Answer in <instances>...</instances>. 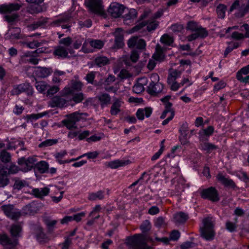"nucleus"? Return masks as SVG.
<instances>
[{"label":"nucleus","instance_id":"obj_57","mask_svg":"<svg viewBox=\"0 0 249 249\" xmlns=\"http://www.w3.org/2000/svg\"><path fill=\"white\" fill-rule=\"evenodd\" d=\"M72 100L75 103H78L84 100V94L82 92L73 94Z\"/></svg>","mask_w":249,"mask_h":249},{"label":"nucleus","instance_id":"obj_63","mask_svg":"<svg viewBox=\"0 0 249 249\" xmlns=\"http://www.w3.org/2000/svg\"><path fill=\"white\" fill-rule=\"evenodd\" d=\"M139 57V54L138 52L136 50H133L131 52V54L130 56V59L132 62L135 63L138 60Z\"/></svg>","mask_w":249,"mask_h":249},{"label":"nucleus","instance_id":"obj_8","mask_svg":"<svg viewBox=\"0 0 249 249\" xmlns=\"http://www.w3.org/2000/svg\"><path fill=\"white\" fill-rule=\"evenodd\" d=\"M159 22L151 18L147 21H142L133 28V31H137L142 29L143 27L147 25V30L148 32L154 31L159 26Z\"/></svg>","mask_w":249,"mask_h":249},{"label":"nucleus","instance_id":"obj_16","mask_svg":"<svg viewBox=\"0 0 249 249\" xmlns=\"http://www.w3.org/2000/svg\"><path fill=\"white\" fill-rule=\"evenodd\" d=\"M39 210V204L32 202L24 206L22 209L21 215L34 214Z\"/></svg>","mask_w":249,"mask_h":249},{"label":"nucleus","instance_id":"obj_27","mask_svg":"<svg viewBox=\"0 0 249 249\" xmlns=\"http://www.w3.org/2000/svg\"><path fill=\"white\" fill-rule=\"evenodd\" d=\"M98 99L101 107L103 108L110 103L111 97L107 93H102L98 96Z\"/></svg>","mask_w":249,"mask_h":249},{"label":"nucleus","instance_id":"obj_9","mask_svg":"<svg viewBox=\"0 0 249 249\" xmlns=\"http://www.w3.org/2000/svg\"><path fill=\"white\" fill-rule=\"evenodd\" d=\"M72 50L71 48H67L66 47H63L62 45L56 46L54 48L53 54L57 58H69V53L72 54Z\"/></svg>","mask_w":249,"mask_h":249},{"label":"nucleus","instance_id":"obj_32","mask_svg":"<svg viewBox=\"0 0 249 249\" xmlns=\"http://www.w3.org/2000/svg\"><path fill=\"white\" fill-rule=\"evenodd\" d=\"M181 74V72L180 71L173 69H170L167 78V83H171L175 81L177 78L180 76Z\"/></svg>","mask_w":249,"mask_h":249},{"label":"nucleus","instance_id":"obj_10","mask_svg":"<svg viewBox=\"0 0 249 249\" xmlns=\"http://www.w3.org/2000/svg\"><path fill=\"white\" fill-rule=\"evenodd\" d=\"M201 196L203 198L208 199L213 202H217L219 200L217 191L213 187L203 190Z\"/></svg>","mask_w":249,"mask_h":249},{"label":"nucleus","instance_id":"obj_7","mask_svg":"<svg viewBox=\"0 0 249 249\" xmlns=\"http://www.w3.org/2000/svg\"><path fill=\"white\" fill-rule=\"evenodd\" d=\"M36 162V158L33 157H29L28 159L21 157L18 159V163L20 166L21 170L25 172H28L35 167Z\"/></svg>","mask_w":249,"mask_h":249},{"label":"nucleus","instance_id":"obj_40","mask_svg":"<svg viewBox=\"0 0 249 249\" xmlns=\"http://www.w3.org/2000/svg\"><path fill=\"white\" fill-rule=\"evenodd\" d=\"M43 221L47 226V228L49 232L53 230V228L56 225L57 221L56 220H51L50 217L45 216L43 218Z\"/></svg>","mask_w":249,"mask_h":249},{"label":"nucleus","instance_id":"obj_45","mask_svg":"<svg viewBox=\"0 0 249 249\" xmlns=\"http://www.w3.org/2000/svg\"><path fill=\"white\" fill-rule=\"evenodd\" d=\"M35 87L37 90L41 93L44 92L46 90H47L49 87L46 82L43 81L36 82Z\"/></svg>","mask_w":249,"mask_h":249},{"label":"nucleus","instance_id":"obj_37","mask_svg":"<svg viewBox=\"0 0 249 249\" xmlns=\"http://www.w3.org/2000/svg\"><path fill=\"white\" fill-rule=\"evenodd\" d=\"M188 218V215L183 212L176 213L174 217L175 222L178 223H184L187 220Z\"/></svg>","mask_w":249,"mask_h":249},{"label":"nucleus","instance_id":"obj_50","mask_svg":"<svg viewBox=\"0 0 249 249\" xmlns=\"http://www.w3.org/2000/svg\"><path fill=\"white\" fill-rule=\"evenodd\" d=\"M89 44L95 49H101L104 46V43L100 40H91L89 41Z\"/></svg>","mask_w":249,"mask_h":249},{"label":"nucleus","instance_id":"obj_60","mask_svg":"<svg viewBox=\"0 0 249 249\" xmlns=\"http://www.w3.org/2000/svg\"><path fill=\"white\" fill-rule=\"evenodd\" d=\"M116 78L114 75H109L107 78L103 82L104 86H109L115 81Z\"/></svg>","mask_w":249,"mask_h":249},{"label":"nucleus","instance_id":"obj_29","mask_svg":"<svg viewBox=\"0 0 249 249\" xmlns=\"http://www.w3.org/2000/svg\"><path fill=\"white\" fill-rule=\"evenodd\" d=\"M49 19V18H48L42 17L31 24L30 28L33 30L36 29L39 27L44 28L48 23Z\"/></svg>","mask_w":249,"mask_h":249},{"label":"nucleus","instance_id":"obj_55","mask_svg":"<svg viewBox=\"0 0 249 249\" xmlns=\"http://www.w3.org/2000/svg\"><path fill=\"white\" fill-rule=\"evenodd\" d=\"M151 226L149 220L144 221L140 226V228L142 232H146L149 231L151 229Z\"/></svg>","mask_w":249,"mask_h":249},{"label":"nucleus","instance_id":"obj_35","mask_svg":"<svg viewBox=\"0 0 249 249\" xmlns=\"http://www.w3.org/2000/svg\"><path fill=\"white\" fill-rule=\"evenodd\" d=\"M40 173H44L48 171L49 165L45 161H41L35 164V167Z\"/></svg>","mask_w":249,"mask_h":249},{"label":"nucleus","instance_id":"obj_41","mask_svg":"<svg viewBox=\"0 0 249 249\" xmlns=\"http://www.w3.org/2000/svg\"><path fill=\"white\" fill-rule=\"evenodd\" d=\"M4 168L7 171V173H8L9 176L16 174L18 173L20 170H21V168H19V167L13 163H11L9 166L7 165Z\"/></svg>","mask_w":249,"mask_h":249},{"label":"nucleus","instance_id":"obj_18","mask_svg":"<svg viewBox=\"0 0 249 249\" xmlns=\"http://www.w3.org/2000/svg\"><path fill=\"white\" fill-rule=\"evenodd\" d=\"M163 89V85L161 83L152 81L147 87V91L151 95H156L161 92Z\"/></svg>","mask_w":249,"mask_h":249},{"label":"nucleus","instance_id":"obj_3","mask_svg":"<svg viewBox=\"0 0 249 249\" xmlns=\"http://www.w3.org/2000/svg\"><path fill=\"white\" fill-rule=\"evenodd\" d=\"M85 4L92 13L100 15L105 13L102 0H85Z\"/></svg>","mask_w":249,"mask_h":249},{"label":"nucleus","instance_id":"obj_36","mask_svg":"<svg viewBox=\"0 0 249 249\" xmlns=\"http://www.w3.org/2000/svg\"><path fill=\"white\" fill-rule=\"evenodd\" d=\"M67 152L66 150L62 151L60 152L56 153L54 155L55 158L56 159L57 161L60 164H64L65 163H68L72 161H74L76 160L77 159H72L70 160H62L61 159H62L66 155H67Z\"/></svg>","mask_w":249,"mask_h":249},{"label":"nucleus","instance_id":"obj_47","mask_svg":"<svg viewBox=\"0 0 249 249\" xmlns=\"http://www.w3.org/2000/svg\"><path fill=\"white\" fill-rule=\"evenodd\" d=\"M21 226L17 224L13 225L11 226L10 232L12 236L18 237L19 236V233L21 231Z\"/></svg>","mask_w":249,"mask_h":249},{"label":"nucleus","instance_id":"obj_54","mask_svg":"<svg viewBox=\"0 0 249 249\" xmlns=\"http://www.w3.org/2000/svg\"><path fill=\"white\" fill-rule=\"evenodd\" d=\"M198 37L204 38L206 37L208 34L205 28L198 27L195 31Z\"/></svg>","mask_w":249,"mask_h":249},{"label":"nucleus","instance_id":"obj_46","mask_svg":"<svg viewBox=\"0 0 249 249\" xmlns=\"http://www.w3.org/2000/svg\"><path fill=\"white\" fill-rule=\"evenodd\" d=\"M226 6L224 4H220L216 7V12L219 18H224L225 16Z\"/></svg>","mask_w":249,"mask_h":249},{"label":"nucleus","instance_id":"obj_62","mask_svg":"<svg viewBox=\"0 0 249 249\" xmlns=\"http://www.w3.org/2000/svg\"><path fill=\"white\" fill-rule=\"evenodd\" d=\"M71 243V239L69 238H67L63 243L60 244V246H61L62 249H69Z\"/></svg>","mask_w":249,"mask_h":249},{"label":"nucleus","instance_id":"obj_52","mask_svg":"<svg viewBox=\"0 0 249 249\" xmlns=\"http://www.w3.org/2000/svg\"><path fill=\"white\" fill-rule=\"evenodd\" d=\"M72 42V39L70 37L62 38L59 41V45H63V47H66L67 48H70V46Z\"/></svg>","mask_w":249,"mask_h":249},{"label":"nucleus","instance_id":"obj_21","mask_svg":"<svg viewBox=\"0 0 249 249\" xmlns=\"http://www.w3.org/2000/svg\"><path fill=\"white\" fill-rule=\"evenodd\" d=\"M21 30L18 27H10L6 34L7 38L11 39H19L21 37Z\"/></svg>","mask_w":249,"mask_h":249},{"label":"nucleus","instance_id":"obj_24","mask_svg":"<svg viewBox=\"0 0 249 249\" xmlns=\"http://www.w3.org/2000/svg\"><path fill=\"white\" fill-rule=\"evenodd\" d=\"M22 6L18 3H11L9 5H2L0 6V13H10L13 11L18 10Z\"/></svg>","mask_w":249,"mask_h":249},{"label":"nucleus","instance_id":"obj_43","mask_svg":"<svg viewBox=\"0 0 249 249\" xmlns=\"http://www.w3.org/2000/svg\"><path fill=\"white\" fill-rule=\"evenodd\" d=\"M201 148L202 150L206 151L208 153H210L213 151L217 149L218 147L211 143L204 142L201 144Z\"/></svg>","mask_w":249,"mask_h":249},{"label":"nucleus","instance_id":"obj_61","mask_svg":"<svg viewBox=\"0 0 249 249\" xmlns=\"http://www.w3.org/2000/svg\"><path fill=\"white\" fill-rule=\"evenodd\" d=\"M165 110L170 113V116H175V110L172 108V104L171 102L166 103L165 105Z\"/></svg>","mask_w":249,"mask_h":249},{"label":"nucleus","instance_id":"obj_48","mask_svg":"<svg viewBox=\"0 0 249 249\" xmlns=\"http://www.w3.org/2000/svg\"><path fill=\"white\" fill-rule=\"evenodd\" d=\"M18 18V15L15 13L8 14L4 16L5 20L11 25H13L17 20Z\"/></svg>","mask_w":249,"mask_h":249},{"label":"nucleus","instance_id":"obj_30","mask_svg":"<svg viewBox=\"0 0 249 249\" xmlns=\"http://www.w3.org/2000/svg\"><path fill=\"white\" fill-rule=\"evenodd\" d=\"M49 189L47 187L43 188H35L32 190V194L36 197L42 198L47 196L49 192Z\"/></svg>","mask_w":249,"mask_h":249},{"label":"nucleus","instance_id":"obj_1","mask_svg":"<svg viewBox=\"0 0 249 249\" xmlns=\"http://www.w3.org/2000/svg\"><path fill=\"white\" fill-rule=\"evenodd\" d=\"M215 221L212 216H208L202 220V226L200 227V235L206 240H212L215 235L214 231Z\"/></svg>","mask_w":249,"mask_h":249},{"label":"nucleus","instance_id":"obj_22","mask_svg":"<svg viewBox=\"0 0 249 249\" xmlns=\"http://www.w3.org/2000/svg\"><path fill=\"white\" fill-rule=\"evenodd\" d=\"M10 182V178L7 171L4 168L0 169V188L7 186Z\"/></svg>","mask_w":249,"mask_h":249},{"label":"nucleus","instance_id":"obj_33","mask_svg":"<svg viewBox=\"0 0 249 249\" xmlns=\"http://www.w3.org/2000/svg\"><path fill=\"white\" fill-rule=\"evenodd\" d=\"M27 8L28 13L31 14H38L43 11V8L40 5L41 3H32Z\"/></svg>","mask_w":249,"mask_h":249},{"label":"nucleus","instance_id":"obj_13","mask_svg":"<svg viewBox=\"0 0 249 249\" xmlns=\"http://www.w3.org/2000/svg\"><path fill=\"white\" fill-rule=\"evenodd\" d=\"M127 45L129 48L144 50L146 46V43L143 39L138 36H133L128 40Z\"/></svg>","mask_w":249,"mask_h":249},{"label":"nucleus","instance_id":"obj_39","mask_svg":"<svg viewBox=\"0 0 249 249\" xmlns=\"http://www.w3.org/2000/svg\"><path fill=\"white\" fill-rule=\"evenodd\" d=\"M153 57L155 60L159 61H163L164 58V55L162 48L159 44L156 46V53L153 55Z\"/></svg>","mask_w":249,"mask_h":249},{"label":"nucleus","instance_id":"obj_19","mask_svg":"<svg viewBox=\"0 0 249 249\" xmlns=\"http://www.w3.org/2000/svg\"><path fill=\"white\" fill-rule=\"evenodd\" d=\"M32 87L28 83H23L16 86H15L12 90L13 95H18L22 92H29L31 91Z\"/></svg>","mask_w":249,"mask_h":249},{"label":"nucleus","instance_id":"obj_23","mask_svg":"<svg viewBox=\"0 0 249 249\" xmlns=\"http://www.w3.org/2000/svg\"><path fill=\"white\" fill-rule=\"evenodd\" d=\"M219 182L227 187L234 188L236 186L235 183L232 179L225 178L222 174L219 173L216 176Z\"/></svg>","mask_w":249,"mask_h":249},{"label":"nucleus","instance_id":"obj_20","mask_svg":"<svg viewBox=\"0 0 249 249\" xmlns=\"http://www.w3.org/2000/svg\"><path fill=\"white\" fill-rule=\"evenodd\" d=\"M35 234L36 240L41 244H44L49 241V238L44 232L43 228L40 226L36 227Z\"/></svg>","mask_w":249,"mask_h":249},{"label":"nucleus","instance_id":"obj_4","mask_svg":"<svg viewBox=\"0 0 249 249\" xmlns=\"http://www.w3.org/2000/svg\"><path fill=\"white\" fill-rule=\"evenodd\" d=\"M128 243L135 247V249H149L146 243L144 236L142 234H136L133 237L127 238Z\"/></svg>","mask_w":249,"mask_h":249},{"label":"nucleus","instance_id":"obj_38","mask_svg":"<svg viewBox=\"0 0 249 249\" xmlns=\"http://www.w3.org/2000/svg\"><path fill=\"white\" fill-rule=\"evenodd\" d=\"M109 60L107 57L104 56H98L94 59V63L99 67H103L108 63Z\"/></svg>","mask_w":249,"mask_h":249},{"label":"nucleus","instance_id":"obj_12","mask_svg":"<svg viewBox=\"0 0 249 249\" xmlns=\"http://www.w3.org/2000/svg\"><path fill=\"white\" fill-rule=\"evenodd\" d=\"M124 5L118 3H111L108 9V13L114 18H119L124 11Z\"/></svg>","mask_w":249,"mask_h":249},{"label":"nucleus","instance_id":"obj_17","mask_svg":"<svg viewBox=\"0 0 249 249\" xmlns=\"http://www.w3.org/2000/svg\"><path fill=\"white\" fill-rule=\"evenodd\" d=\"M62 95V96H55L53 97L49 102V106L52 107H63L66 106L68 100L64 97L65 95Z\"/></svg>","mask_w":249,"mask_h":249},{"label":"nucleus","instance_id":"obj_59","mask_svg":"<svg viewBox=\"0 0 249 249\" xmlns=\"http://www.w3.org/2000/svg\"><path fill=\"white\" fill-rule=\"evenodd\" d=\"M165 224L164 219L162 217H159L157 218L154 223V225L158 228H160Z\"/></svg>","mask_w":249,"mask_h":249},{"label":"nucleus","instance_id":"obj_64","mask_svg":"<svg viewBox=\"0 0 249 249\" xmlns=\"http://www.w3.org/2000/svg\"><path fill=\"white\" fill-rule=\"evenodd\" d=\"M195 246V244L192 242L187 241L183 243L181 246V249H190Z\"/></svg>","mask_w":249,"mask_h":249},{"label":"nucleus","instance_id":"obj_49","mask_svg":"<svg viewBox=\"0 0 249 249\" xmlns=\"http://www.w3.org/2000/svg\"><path fill=\"white\" fill-rule=\"evenodd\" d=\"M160 41L166 45H170L173 42V38L168 34H164L161 36Z\"/></svg>","mask_w":249,"mask_h":249},{"label":"nucleus","instance_id":"obj_26","mask_svg":"<svg viewBox=\"0 0 249 249\" xmlns=\"http://www.w3.org/2000/svg\"><path fill=\"white\" fill-rule=\"evenodd\" d=\"M122 103L121 99L118 98L114 99V102L110 107V113L111 115H116L121 111L120 107Z\"/></svg>","mask_w":249,"mask_h":249},{"label":"nucleus","instance_id":"obj_6","mask_svg":"<svg viewBox=\"0 0 249 249\" xmlns=\"http://www.w3.org/2000/svg\"><path fill=\"white\" fill-rule=\"evenodd\" d=\"M83 84L81 82L77 80H72L68 86L65 87L62 91V93L64 95L69 94H73L75 92L80 91L83 87Z\"/></svg>","mask_w":249,"mask_h":249},{"label":"nucleus","instance_id":"obj_42","mask_svg":"<svg viewBox=\"0 0 249 249\" xmlns=\"http://www.w3.org/2000/svg\"><path fill=\"white\" fill-rule=\"evenodd\" d=\"M137 14L136 10L134 9H130L128 12L123 17L124 21L127 22V21L133 20L136 18Z\"/></svg>","mask_w":249,"mask_h":249},{"label":"nucleus","instance_id":"obj_11","mask_svg":"<svg viewBox=\"0 0 249 249\" xmlns=\"http://www.w3.org/2000/svg\"><path fill=\"white\" fill-rule=\"evenodd\" d=\"M81 118L78 113L74 112L68 115L67 119L64 120L62 123L69 129L76 128V123L80 120Z\"/></svg>","mask_w":249,"mask_h":249},{"label":"nucleus","instance_id":"obj_56","mask_svg":"<svg viewBox=\"0 0 249 249\" xmlns=\"http://www.w3.org/2000/svg\"><path fill=\"white\" fill-rule=\"evenodd\" d=\"M59 90V88L57 86H53L52 87H50L47 89V96L51 97L54 94L57 93Z\"/></svg>","mask_w":249,"mask_h":249},{"label":"nucleus","instance_id":"obj_34","mask_svg":"<svg viewBox=\"0 0 249 249\" xmlns=\"http://www.w3.org/2000/svg\"><path fill=\"white\" fill-rule=\"evenodd\" d=\"M105 192L103 191H98L96 193L89 194L88 199L91 201H95L97 200H102L105 197Z\"/></svg>","mask_w":249,"mask_h":249},{"label":"nucleus","instance_id":"obj_53","mask_svg":"<svg viewBox=\"0 0 249 249\" xmlns=\"http://www.w3.org/2000/svg\"><path fill=\"white\" fill-rule=\"evenodd\" d=\"M57 142V140L54 139H48L46 140L44 142H41L39 145L38 147L40 148H44L47 146L52 145L56 143Z\"/></svg>","mask_w":249,"mask_h":249},{"label":"nucleus","instance_id":"obj_15","mask_svg":"<svg viewBox=\"0 0 249 249\" xmlns=\"http://www.w3.org/2000/svg\"><path fill=\"white\" fill-rule=\"evenodd\" d=\"M115 36L114 44L112 47L114 49L122 48L124 45V33L121 28H117L113 33Z\"/></svg>","mask_w":249,"mask_h":249},{"label":"nucleus","instance_id":"obj_14","mask_svg":"<svg viewBox=\"0 0 249 249\" xmlns=\"http://www.w3.org/2000/svg\"><path fill=\"white\" fill-rule=\"evenodd\" d=\"M0 243L4 246V249H16L18 244L17 240H12L5 234L0 235Z\"/></svg>","mask_w":249,"mask_h":249},{"label":"nucleus","instance_id":"obj_28","mask_svg":"<svg viewBox=\"0 0 249 249\" xmlns=\"http://www.w3.org/2000/svg\"><path fill=\"white\" fill-rule=\"evenodd\" d=\"M14 181L13 185V189L16 190H20L25 186H28L27 181L25 180L21 179L20 178L15 177L13 179Z\"/></svg>","mask_w":249,"mask_h":249},{"label":"nucleus","instance_id":"obj_31","mask_svg":"<svg viewBox=\"0 0 249 249\" xmlns=\"http://www.w3.org/2000/svg\"><path fill=\"white\" fill-rule=\"evenodd\" d=\"M130 162L129 160H115L108 162L107 166L112 169H116L127 165Z\"/></svg>","mask_w":249,"mask_h":249},{"label":"nucleus","instance_id":"obj_5","mask_svg":"<svg viewBox=\"0 0 249 249\" xmlns=\"http://www.w3.org/2000/svg\"><path fill=\"white\" fill-rule=\"evenodd\" d=\"M1 209L4 214L12 220H17L21 215V212L15 208L13 205H4L1 207Z\"/></svg>","mask_w":249,"mask_h":249},{"label":"nucleus","instance_id":"obj_58","mask_svg":"<svg viewBox=\"0 0 249 249\" xmlns=\"http://www.w3.org/2000/svg\"><path fill=\"white\" fill-rule=\"evenodd\" d=\"M24 45L29 48L35 49L39 47L40 45V43L37 41H33L32 42H25Z\"/></svg>","mask_w":249,"mask_h":249},{"label":"nucleus","instance_id":"obj_25","mask_svg":"<svg viewBox=\"0 0 249 249\" xmlns=\"http://www.w3.org/2000/svg\"><path fill=\"white\" fill-rule=\"evenodd\" d=\"M52 71L51 68L38 67L36 68L35 73L38 77L45 78L48 76Z\"/></svg>","mask_w":249,"mask_h":249},{"label":"nucleus","instance_id":"obj_44","mask_svg":"<svg viewBox=\"0 0 249 249\" xmlns=\"http://www.w3.org/2000/svg\"><path fill=\"white\" fill-rule=\"evenodd\" d=\"M11 155L5 150H2L0 152V160L3 163H8L11 160Z\"/></svg>","mask_w":249,"mask_h":249},{"label":"nucleus","instance_id":"obj_2","mask_svg":"<svg viewBox=\"0 0 249 249\" xmlns=\"http://www.w3.org/2000/svg\"><path fill=\"white\" fill-rule=\"evenodd\" d=\"M234 10H238L236 17H243L249 12V0H236L231 5L229 11L231 12Z\"/></svg>","mask_w":249,"mask_h":249},{"label":"nucleus","instance_id":"obj_51","mask_svg":"<svg viewBox=\"0 0 249 249\" xmlns=\"http://www.w3.org/2000/svg\"><path fill=\"white\" fill-rule=\"evenodd\" d=\"M237 225L235 223L227 221L225 224L226 229L231 232H234L237 228Z\"/></svg>","mask_w":249,"mask_h":249}]
</instances>
